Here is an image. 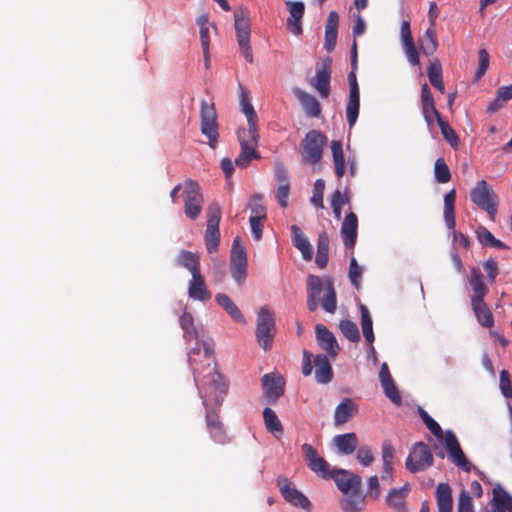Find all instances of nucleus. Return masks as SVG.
Returning a JSON list of instances; mask_svg holds the SVG:
<instances>
[{
    "mask_svg": "<svg viewBox=\"0 0 512 512\" xmlns=\"http://www.w3.org/2000/svg\"><path fill=\"white\" fill-rule=\"evenodd\" d=\"M286 4L289 6V13H290V17L287 19V23H288V25L293 26L292 32L295 35L301 34V32H302L301 19L304 15V10H305L304 3L301 1H296V2L288 1Z\"/></svg>",
    "mask_w": 512,
    "mask_h": 512,
    "instance_id": "31",
    "label": "nucleus"
},
{
    "mask_svg": "<svg viewBox=\"0 0 512 512\" xmlns=\"http://www.w3.org/2000/svg\"><path fill=\"white\" fill-rule=\"evenodd\" d=\"M512 99V85L502 86L497 90L496 98L488 105L487 113L493 114Z\"/></svg>",
    "mask_w": 512,
    "mask_h": 512,
    "instance_id": "40",
    "label": "nucleus"
},
{
    "mask_svg": "<svg viewBox=\"0 0 512 512\" xmlns=\"http://www.w3.org/2000/svg\"><path fill=\"white\" fill-rule=\"evenodd\" d=\"M358 412L357 404L350 398H345L339 403L334 413V423L336 426L347 423Z\"/></svg>",
    "mask_w": 512,
    "mask_h": 512,
    "instance_id": "25",
    "label": "nucleus"
},
{
    "mask_svg": "<svg viewBox=\"0 0 512 512\" xmlns=\"http://www.w3.org/2000/svg\"><path fill=\"white\" fill-rule=\"evenodd\" d=\"M179 322H180V326L183 330L184 339L187 342H189L191 340H197L198 333H197L196 327L194 325L193 316L188 312H184L180 316Z\"/></svg>",
    "mask_w": 512,
    "mask_h": 512,
    "instance_id": "44",
    "label": "nucleus"
},
{
    "mask_svg": "<svg viewBox=\"0 0 512 512\" xmlns=\"http://www.w3.org/2000/svg\"><path fill=\"white\" fill-rule=\"evenodd\" d=\"M262 220L263 219L259 218L258 216H250L249 218L252 235L256 241L260 240L262 237Z\"/></svg>",
    "mask_w": 512,
    "mask_h": 512,
    "instance_id": "64",
    "label": "nucleus"
},
{
    "mask_svg": "<svg viewBox=\"0 0 512 512\" xmlns=\"http://www.w3.org/2000/svg\"><path fill=\"white\" fill-rule=\"evenodd\" d=\"M332 158L334 163L335 175L338 179L345 174V158L341 141L333 140L331 142Z\"/></svg>",
    "mask_w": 512,
    "mask_h": 512,
    "instance_id": "37",
    "label": "nucleus"
},
{
    "mask_svg": "<svg viewBox=\"0 0 512 512\" xmlns=\"http://www.w3.org/2000/svg\"><path fill=\"white\" fill-rule=\"evenodd\" d=\"M470 197L475 205L488 213L491 220L495 219L498 211V196L487 181H479L472 189Z\"/></svg>",
    "mask_w": 512,
    "mask_h": 512,
    "instance_id": "6",
    "label": "nucleus"
},
{
    "mask_svg": "<svg viewBox=\"0 0 512 512\" xmlns=\"http://www.w3.org/2000/svg\"><path fill=\"white\" fill-rule=\"evenodd\" d=\"M356 459L363 466L371 465L372 462L374 461V456L372 454V451H371L370 447H368V446H361L357 450Z\"/></svg>",
    "mask_w": 512,
    "mask_h": 512,
    "instance_id": "59",
    "label": "nucleus"
},
{
    "mask_svg": "<svg viewBox=\"0 0 512 512\" xmlns=\"http://www.w3.org/2000/svg\"><path fill=\"white\" fill-rule=\"evenodd\" d=\"M478 57H479V66L475 73L476 79H480L484 76V74L486 73V71L489 67V61H490L489 53L484 48L479 50Z\"/></svg>",
    "mask_w": 512,
    "mask_h": 512,
    "instance_id": "57",
    "label": "nucleus"
},
{
    "mask_svg": "<svg viewBox=\"0 0 512 512\" xmlns=\"http://www.w3.org/2000/svg\"><path fill=\"white\" fill-rule=\"evenodd\" d=\"M327 144V137L318 130H310L301 141L302 163L315 165L323 156L324 147Z\"/></svg>",
    "mask_w": 512,
    "mask_h": 512,
    "instance_id": "5",
    "label": "nucleus"
},
{
    "mask_svg": "<svg viewBox=\"0 0 512 512\" xmlns=\"http://www.w3.org/2000/svg\"><path fill=\"white\" fill-rule=\"evenodd\" d=\"M324 190H325V181L323 179H317L314 182L313 194L310 199L312 205H314L316 208H320V209L324 208V202H323Z\"/></svg>",
    "mask_w": 512,
    "mask_h": 512,
    "instance_id": "50",
    "label": "nucleus"
},
{
    "mask_svg": "<svg viewBox=\"0 0 512 512\" xmlns=\"http://www.w3.org/2000/svg\"><path fill=\"white\" fill-rule=\"evenodd\" d=\"M183 194L185 215L191 220H196L202 212L204 203L199 184L192 179H187L183 183Z\"/></svg>",
    "mask_w": 512,
    "mask_h": 512,
    "instance_id": "7",
    "label": "nucleus"
},
{
    "mask_svg": "<svg viewBox=\"0 0 512 512\" xmlns=\"http://www.w3.org/2000/svg\"><path fill=\"white\" fill-rule=\"evenodd\" d=\"M323 290H325L326 295L321 302L322 307L326 312L333 314L337 309V294L331 278H325L323 281L319 276H308L307 308L311 312L316 311Z\"/></svg>",
    "mask_w": 512,
    "mask_h": 512,
    "instance_id": "2",
    "label": "nucleus"
},
{
    "mask_svg": "<svg viewBox=\"0 0 512 512\" xmlns=\"http://www.w3.org/2000/svg\"><path fill=\"white\" fill-rule=\"evenodd\" d=\"M468 282L473 290L471 302H479L481 300H484L489 289L483 282L482 273L477 267L470 268V276L468 278Z\"/></svg>",
    "mask_w": 512,
    "mask_h": 512,
    "instance_id": "24",
    "label": "nucleus"
},
{
    "mask_svg": "<svg viewBox=\"0 0 512 512\" xmlns=\"http://www.w3.org/2000/svg\"><path fill=\"white\" fill-rule=\"evenodd\" d=\"M201 346L203 348V358L206 362L203 370L206 371V374L203 375L198 390L206 409V428L210 438L215 443L225 445L230 443L231 438L228 436L219 413L215 409H219L222 405L228 392V383L216 369L213 349L206 342H202Z\"/></svg>",
    "mask_w": 512,
    "mask_h": 512,
    "instance_id": "1",
    "label": "nucleus"
},
{
    "mask_svg": "<svg viewBox=\"0 0 512 512\" xmlns=\"http://www.w3.org/2000/svg\"><path fill=\"white\" fill-rule=\"evenodd\" d=\"M332 72V59L326 57L316 66V75L310 84L318 91L321 98H327L330 94V78Z\"/></svg>",
    "mask_w": 512,
    "mask_h": 512,
    "instance_id": "14",
    "label": "nucleus"
},
{
    "mask_svg": "<svg viewBox=\"0 0 512 512\" xmlns=\"http://www.w3.org/2000/svg\"><path fill=\"white\" fill-rule=\"evenodd\" d=\"M427 74L431 85L441 93H444L445 86L442 79V65L438 59H434L430 62Z\"/></svg>",
    "mask_w": 512,
    "mask_h": 512,
    "instance_id": "41",
    "label": "nucleus"
},
{
    "mask_svg": "<svg viewBox=\"0 0 512 512\" xmlns=\"http://www.w3.org/2000/svg\"><path fill=\"white\" fill-rule=\"evenodd\" d=\"M381 384H382V387H383L385 395L393 403L400 404L402 399H401L400 393H399L398 388L395 385L393 379L389 380V381H386V382H383Z\"/></svg>",
    "mask_w": 512,
    "mask_h": 512,
    "instance_id": "55",
    "label": "nucleus"
},
{
    "mask_svg": "<svg viewBox=\"0 0 512 512\" xmlns=\"http://www.w3.org/2000/svg\"><path fill=\"white\" fill-rule=\"evenodd\" d=\"M247 268L246 249L240 237L237 236L234 238L231 248L230 274L239 286H242L247 278Z\"/></svg>",
    "mask_w": 512,
    "mask_h": 512,
    "instance_id": "8",
    "label": "nucleus"
},
{
    "mask_svg": "<svg viewBox=\"0 0 512 512\" xmlns=\"http://www.w3.org/2000/svg\"><path fill=\"white\" fill-rule=\"evenodd\" d=\"M238 140L241 146V152L239 156L235 159V164L241 168H246L252 159L259 158V155L256 151L259 134L255 139L249 135L248 130L242 128L238 130Z\"/></svg>",
    "mask_w": 512,
    "mask_h": 512,
    "instance_id": "12",
    "label": "nucleus"
},
{
    "mask_svg": "<svg viewBox=\"0 0 512 512\" xmlns=\"http://www.w3.org/2000/svg\"><path fill=\"white\" fill-rule=\"evenodd\" d=\"M438 512H453L452 489L448 483H439L435 491Z\"/></svg>",
    "mask_w": 512,
    "mask_h": 512,
    "instance_id": "26",
    "label": "nucleus"
},
{
    "mask_svg": "<svg viewBox=\"0 0 512 512\" xmlns=\"http://www.w3.org/2000/svg\"><path fill=\"white\" fill-rule=\"evenodd\" d=\"M409 492L410 484L408 482L400 488L391 489L386 498L387 505L396 512H407L405 499Z\"/></svg>",
    "mask_w": 512,
    "mask_h": 512,
    "instance_id": "22",
    "label": "nucleus"
},
{
    "mask_svg": "<svg viewBox=\"0 0 512 512\" xmlns=\"http://www.w3.org/2000/svg\"><path fill=\"white\" fill-rule=\"evenodd\" d=\"M419 47L423 54L433 55L438 48L437 34L435 27H428L418 40Z\"/></svg>",
    "mask_w": 512,
    "mask_h": 512,
    "instance_id": "32",
    "label": "nucleus"
},
{
    "mask_svg": "<svg viewBox=\"0 0 512 512\" xmlns=\"http://www.w3.org/2000/svg\"><path fill=\"white\" fill-rule=\"evenodd\" d=\"M201 354V346L199 345V343L197 342L196 343V346L194 348H192L189 352H188V362L190 364V366L192 367V370H193V373H194V379L197 383V386L201 384V380L203 379V377L199 380V375H200V369L198 368V361L197 359L195 358V356H198Z\"/></svg>",
    "mask_w": 512,
    "mask_h": 512,
    "instance_id": "51",
    "label": "nucleus"
},
{
    "mask_svg": "<svg viewBox=\"0 0 512 512\" xmlns=\"http://www.w3.org/2000/svg\"><path fill=\"white\" fill-rule=\"evenodd\" d=\"M420 415L426 427L430 430V432L438 439H442L443 430L440 427V425L425 410L421 409Z\"/></svg>",
    "mask_w": 512,
    "mask_h": 512,
    "instance_id": "52",
    "label": "nucleus"
},
{
    "mask_svg": "<svg viewBox=\"0 0 512 512\" xmlns=\"http://www.w3.org/2000/svg\"><path fill=\"white\" fill-rule=\"evenodd\" d=\"M247 208L250 209L251 216H258L261 219H266V207L264 205L262 195H254L247 204Z\"/></svg>",
    "mask_w": 512,
    "mask_h": 512,
    "instance_id": "49",
    "label": "nucleus"
},
{
    "mask_svg": "<svg viewBox=\"0 0 512 512\" xmlns=\"http://www.w3.org/2000/svg\"><path fill=\"white\" fill-rule=\"evenodd\" d=\"M285 381L281 375L265 374L262 387L269 402L275 403L284 393Z\"/></svg>",
    "mask_w": 512,
    "mask_h": 512,
    "instance_id": "18",
    "label": "nucleus"
},
{
    "mask_svg": "<svg viewBox=\"0 0 512 512\" xmlns=\"http://www.w3.org/2000/svg\"><path fill=\"white\" fill-rule=\"evenodd\" d=\"M316 339L319 346L325 350L332 358L339 353L340 347L332 332L323 324H317L315 327Z\"/></svg>",
    "mask_w": 512,
    "mask_h": 512,
    "instance_id": "19",
    "label": "nucleus"
},
{
    "mask_svg": "<svg viewBox=\"0 0 512 512\" xmlns=\"http://www.w3.org/2000/svg\"><path fill=\"white\" fill-rule=\"evenodd\" d=\"M188 295L191 299L202 302L211 299V293L206 288L205 281L203 276L201 275V272L192 275V278L189 282Z\"/></svg>",
    "mask_w": 512,
    "mask_h": 512,
    "instance_id": "23",
    "label": "nucleus"
},
{
    "mask_svg": "<svg viewBox=\"0 0 512 512\" xmlns=\"http://www.w3.org/2000/svg\"><path fill=\"white\" fill-rule=\"evenodd\" d=\"M394 458V447L389 440H385L382 444V461L383 464H392Z\"/></svg>",
    "mask_w": 512,
    "mask_h": 512,
    "instance_id": "63",
    "label": "nucleus"
},
{
    "mask_svg": "<svg viewBox=\"0 0 512 512\" xmlns=\"http://www.w3.org/2000/svg\"><path fill=\"white\" fill-rule=\"evenodd\" d=\"M290 193V184L289 183H281L278 184L276 198L281 207L285 208L287 206V199Z\"/></svg>",
    "mask_w": 512,
    "mask_h": 512,
    "instance_id": "61",
    "label": "nucleus"
},
{
    "mask_svg": "<svg viewBox=\"0 0 512 512\" xmlns=\"http://www.w3.org/2000/svg\"><path fill=\"white\" fill-rule=\"evenodd\" d=\"M437 124L441 130V134L443 135L444 139L450 144L452 148L456 149L460 144V139L455 130L442 117H438Z\"/></svg>",
    "mask_w": 512,
    "mask_h": 512,
    "instance_id": "46",
    "label": "nucleus"
},
{
    "mask_svg": "<svg viewBox=\"0 0 512 512\" xmlns=\"http://www.w3.org/2000/svg\"><path fill=\"white\" fill-rule=\"evenodd\" d=\"M364 505V498L360 490L350 492V494L341 501L343 512H360Z\"/></svg>",
    "mask_w": 512,
    "mask_h": 512,
    "instance_id": "42",
    "label": "nucleus"
},
{
    "mask_svg": "<svg viewBox=\"0 0 512 512\" xmlns=\"http://www.w3.org/2000/svg\"><path fill=\"white\" fill-rule=\"evenodd\" d=\"M455 199L456 192L454 189L450 190L444 196V220L448 229L451 230H454L456 226Z\"/></svg>",
    "mask_w": 512,
    "mask_h": 512,
    "instance_id": "36",
    "label": "nucleus"
},
{
    "mask_svg": "<svg viewBox=\"0 0 512 512\" xmlns=\"http://www.w3.org/2000/svg\"><path fill=\"white\" fill-rule=\"evenodd\" d=\"M178 263L190 271L191 276L200 273V256L187 250H182Z\"/></svg>",
    "mask_w": 512,
    "mask_h": 512,
    "instance_id": "39",
    "label": "nucleus"
},
{
    "mask_svg": "<svg viewBox=\"0 0 512 512\" xmlns=\"http://www.w3.org/2000/svg\"><path fill=\"white\" fill-rule=\"evenodd\" d=\"M215 301L230 315V317L235 322L245 323L243 314L228 295L219 293L216 295Z\"/></svg>",
    "mask_w": 512,
    "mask_h": 512,
    "instance_id": "34",
    "label": "nucleus"
},
{
    "mask_svg": "<svg viewBox=\"0 0 512 512\" xmlns=\"http://www.w3.org/2000/svg\"><path fill=\"white\" fill-rule=\"evenodd\" d=\"M291 231L293 245L301 252L303 258L306 261H310L313 255L312 246L310 242L305 237L301 228L298 227L297 225H292Z\"/></svg>",
    "mask_w": 512,
    "mask_h": 512,
    "instance_id": "29",
    "label": "nucleus"
},
{
    "mask_svg": "<svg viewBox=\"0 0 512 512\" xmlns=\"http://www.w3.org/2000/svg\"><path fill=\"white\" fill-rule=\"evenodd\" d=\"M277 485L279 486L283 498L288 503L305 510H310L311 503L309 499L303 493H301L295 487H293L291 482L287 478H278Z\"/></svg>",
    "mask_w": 512,
    "mask_h": 512,
    "instance_id": "15",
    "label": "nucleus"
},
{
    "mask_svg": "<svg viewBox=\"0 0 512 512\" xmlns=\"http://www.w3.org/2000/svg\"><path fill=\"white\" fill-rule=\"evenodd\" d=\"M445 447L447 449L449 458L455 465L461 467L465 471L470 470V463L467 461L457 437L450 430L446 431L445 433Z\"/></svg>",
    "mask_w": 512,
    "mask_h": 512,
    "instance_id": "17",
    "label": "nucleus"
},
{
    "mask_svg": "<svg viewBox=\"0 0 512 512\" xmlns=\"http://www.w3.org/2000/svg\"><path fill=\"white\" fill-rule=\"evenodd\" d=\"M200 117L201 132L208 138L210 147L214 148L219 138L217 112L214 103L202 100Z\"/></svg>",
    "mask_w": 512,
    "mask_h": 512,
    "instance_id": "9",
    "label": "nucleus"
},
{
    "mask_svg": "<svg viewBox=\"0 0 512 512\" xmlns=\"http://www.w3.org/2000/svg\"><path fill=\"white\" fill-rule=\"evenodd\" d=\"M234 28L239 49L248 63H253V51L250 45L251 24L248 11L239 7L234 11Z\"/></svg>",
    "mask_w": 512,
    "mask_h": 512,
    "instance_id": "4",
    "label": "nucleus"
},
{
    "mask_svg": "<svg viewBox=\"0 0 512 512\" xmlns=\"http://www.w3.org/2000/svg\"><path fill=\"white\" fill-rule=\"evenodd\" d=\"M339 329L349 341L356 343L360 340V333L356 323L347 319L341 320Z\"/></svg>",
    "mask_w": 512,
    "mask_h": 512,
    "instance_id": "47",
    "label": "nucleus"
},
{
    "mask_svg": "<svg viewBox=\"0 0 512 512\" xmlns=\"http://www.w3.org/2000/svg\"><path fill=\"white\" fill-rule=\"evenodd\" d=\"M483 268L487 274V278H488L489 282L493 283L495 281L497 275L499 274L497 262L494 259L489 258L488 260H486L483 263Z\"/></svg>",
    "mask_w": 512,
    "mask_h": 512,
    "instance_id": "60",
    "label": "nucleus"
},
{
    "mask_svg": "<svg viewBox=\"0 0 512 512\" xmlns=\"http://www.w3.org/2000/svg\"><path fill=\"white\" fill-rule=\"evenodd\" d=\"M358 218L353 212H350L344 218L341 225V237L346 248L353 249L357 240Z\"/></svg>",
    "mask_w": 512,
    "mask_h": 512,
    "instance_id": "21",
    "label": "nucleus"
},
{
    "mask_svg": "<svg viewBox=\"0 0 512 512\" xmlns=\"http://www.w3.org/2000/svg\"><path fill=\"white\" fill-rule=\"evenodd\" d=\"M330 479H333L338 489L346 495L360 490L361 487V478L345 469H333Z\"/></svg>",
    "mask_w": 512,
    "mask_h": 512,
    "instance_id": "16",
    "label": "nucleus"
},
{
    "mask_svg": "<svg viewBox=\"0 0 512 512\" xmlns=\"http://www.w3.org/2000/svg\"><path fill=\"white\" fill-rule=\"evenodd\" d=\"M348 276H349L351 284L354 286V288L359 289L360 288V280L362 277V267H360L358 265V263L354 257H352L350 259Z\"/></svg>",
    "mask_w": 512,
    "mask_h": 512,
    "instance_id": "54",
    "label": "nucleus"
},
{
    "mask_svg": "<svg viewBox=\"0 0 512 512\" xmlns=\"http://www.w3.org/2000/svg\"><path fill=\"white\" fill-rule=\"evenodd\" d=\"M433 462L434 458L429 446L424 442H417L406 458L405 465L411 473H417L431 467Z\"/></svg>",
    "mask_w": 512,
    "mask_h": 512,
    "instance_id": "10",
    "label": "nucleus"
},
{
    "mask_svg": "<svg viewBox=\"0 0 512 512\" xmlns=\"http://www.w3.org/2000/svg\"><path fill=\"white\" fill-rule=\"evenodd\" d=\"M315 378L319 383L326 384L332 380L333 371L327 355L318 354L314 358Z\"/></svg>",
    "mask_w": 512,
    "mask_h": 512,
    "instance_id": "27",
    "label": "nucleus"
},
{
    "mask_svg": "<svg viewBox=\"0 0 512 512\" xmlns=\"http://www.w3.org/2000/svg\"><path fill=\"white\" fill-rule=\"evenodd\" d=\"M457 512H475L472 497L466 490H462L458 496Z\"/></svg>",
    "mask_w": 512,
    "mask_h": 512,
    "instance_id": "53",
    "label": "nucleus"
},
{
    "mask_svg": "<svg viewBox=\"0 0 512 512\" xmlns=\"http://www.w3.org/2000/svg\"><path fill=\"white\" fill-rule=\"evenodd\" d=\"M328 253H329V237L328 234L323 231L319 233L317 240V253L315 257V263L320 269H324L328 264Z\"/></svg>",
    "mask_w": 512,
    "mask_h": 512,
    "instance_id": "35",
    "label": "nucleus"
},
{
    "mask_svg": "<svg viewBox=\"0 0 512 512\" xmlns=\"http://www.w3.org/2000/svg\"><path fill=\"white\" fill-rule=\"evenodd\" d=\"M333 442L339 453L350 455L357 448L358 437L354 432L339 434L333 438Z\"/></svg>",
    "mask_w": 512,
    "mask_h": 512,
    "instance_id": "30",
    "label": "nucleus"
},
{
    "mask_svg": "<svg viewBox=\"0 0 512 512\" xmlns=\"http://www.w3.org/2000/svg\"><path fill=\"white\" fill-rule=\"evenodd\" d=\"M403 48L409 63L413 66H418L420 64V58L414 41L403 43Z\"/></svg>",
    "mask_w": 512,
    "mask_h": 512,
    "instance_id": "58",
    "label": "nucleus"
},
{
    "mask_svg": "<svg viewBox=\"0 0 512 512\" xmlns=\"http://www.w3.org/2000/svg\"><path fill=\"white\" fill-rule=\"evenodd\" d=\"M263 418L265 422L266 429L276 435L277 437L281 436L284 432L283 426L276 415V413L269 407H266L263 410Z\"/></svg>",
    "mask_w": 512,
    "mask_h": 512,
    "instance_id": "43",
    "label": "nucleus"
},
{
    "mask_svg": "<svg viewBox=\"0 0 512 512\" xmlns=\"http://www.w3.org/2000/svg\"><path fill=\"white\" fill-rule=\"evenodd\" d=\"M255 335L259 346L264 351L272 348L276 335V322L275 314L268 306L261 307L258 312Z\"/></svg>",
    "mask_w": 512,
    "mask_h": 512,
    "instance_id": "3",
    "label": "nucleus"
},
{
    "mask_svg": "<svg viewBox=\"0 0 512 512\" xmlns=\"http://www.w3.org/2000/svg\"><path fill=\"white\" fill-rule=\"evenodd\" d=\"M476 237L482 245H486V246H491V244L493 243V240L495 239L493 234L487 228H485L483 226H480L477 228Z\"/></svg>",
    "mask_w": 512,
    "mask_h": 512,
    "instance_id": "62",
    "label": "nucleus"
},
{
    "mask_svg": "<svg viewBox=\"0 0 512 512\" xmlns=\"http://www.w3.org/2000/svg\"><path fill=\"white\" fill-rule=\"evenodd\" d=\"M360 313H361V327L365 340L370 345V351L372 354H375V349L372 345L374 342V332H373V322L372 317L368 308L364 304H360Z\"/></svg>",
    "mask_w": 512,
    "mask_h": 512,
    "instance_id": "33",
    "label": "nucleus"
},
{
    "mask_svg": "<svg viewBox=\"0 0 512 512\" xmlns=\"http://www.w3.org/2000/svg\"><path fill=\"white\" fill-rule=\"evenodd\" d=\"M473 311L478 322L486 328H490L494 324L493 314L488 308L484 300L471 302Z\"/></svg>",
    "mask_w": 512,
    "mask_h": 512,
    "instance_id": "38",
    "label": "nucleus"
},
{
    "mask_svg": "<svg viewBox=\"0 0 512 512\" xmlns=\"http://www.w3.org/2000/svg\"><path fill=\"white\" fill-rule=\"evenodd\" d=\"M434 175L438 183L444 184L450 181L451 173L444 158L440 157L436 159L434 164Z\"/></svg>",
    "mask_w": 512,
    "mask_h": 512,
    "instance_id": "48",
    "label": "nucleus"
},
{
    "mask_svg": "<svg viewBox=\"0 0 512 512\" xmlns=\"http://www.w3.org/2000/svg\"><path fill=\"white\" fill-rule=\"evenodd\" d=\"M499 387L505 398H512V382L507 370H502L500 372Z\"/></svg>",
    "mask_w": 512,
    "mask_h": 512,
    "instance_id": "56",
    "label": "nucleus"
},
{
    "mask_svg": "<svg viewBox=\"0 0 512 512\" xmlns=\"http://www.w3.org/2000/svg\"><path fill=\"white\" fill-rule=\"evenodd\" d=\"M221 209L217 204L209 205L207 209V228L205 231V244L208 253L212 254L218 250L220 242L219 222Z\"/></svg>",
    "mask_w": 512,
    "mask_h": 512,
    "instance_id": "11",
    "label": "nucleus"
},
{
    "mask_svg": "<svg viewBox=\"0 0 512 512\" xmlns=\"http://www.w3.org/2000/svg\"><path fill=\"white\" fill-rule=\"evenodd\" d=\"M240 108L241 112L246 116L247 122H248V133L250 136H252L254 139L257 136V130H258V116L254 110L253 105L250 102L248 93L245 91V89L240 86Z\"/></svg>",
    "mask_w": 512,
    "mask_h": 512,
    "instance_id": "20",
    "label": "nucleus"
},
{
    "mask_svg": "<svg viewBox=\"0 0 512 512\" xmlns=\"http://www.w3.org/2000/svg\"><path fill=\"white\" fill-rule=\"evenodd\" d=\"M294 94L297 99L300 101L305 113L309 117H318L321 113V107L318 100L310 95L309 93L300 90L298 88L294 89Z\"/></svg>",
    "mask_w": 512,
    "mask_h": 512,
    "instance_id": "28",
    "label": "nucleus"
},
{
    "mask_svg": "<svg viewBox=\"0 0 512 512\" xmlns=\"http://www.w3.org/2000/svg\"><path fill=\"white\" fill-rule=\"evenodd\" d=\"M301 451L308 468L313 473L320 478L330 479L332 470H330L329 463L325 458L318 455L317 450L311 444L304 443L301 446Z\"/></svg>",
    "mask_w": 512,
    "mask_h": 512,
    "instance_id": "13",
    "label": "nucleus"
},
{
    "mask_svg": "<svg viewBox=\"0 0 512 512\" xmlns=\"http://www.w3.org/2000/svg\"><path fill=\"white\" fill-rule=\"evenodd\" d=\"M359 108L360 93L349 94L348 103L346 105V118L348 125L350 127L354 126L357 121L359 115Z\"/></svg>",
    "mask_w": 512,
    "mask_h": 512,
    "instance_id": "45",
    "label": "nucleus"
}]
</instances>
